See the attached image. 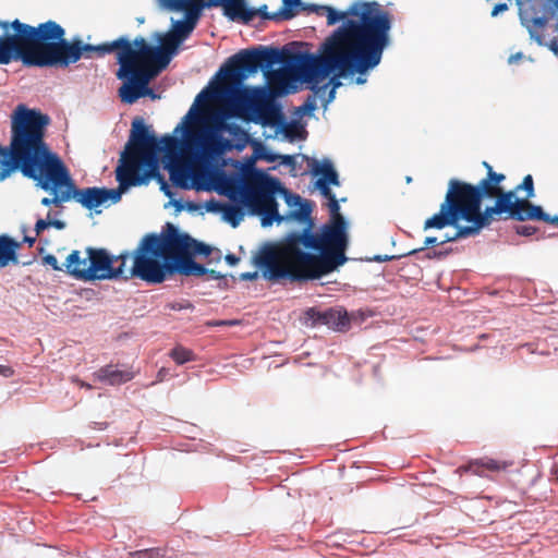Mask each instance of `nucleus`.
<instances>
[{
	"instance_id": "10",
	"label": "nucleus",
	"mask_w": 558,
	"mask_h": 558,
	"mask_svg": "<svg viewBox=\"0 0 558 558\" xmlns=\"http://www.w3.org/2000/svg\"><path fill=\"white\" fill-rule=\"evenodd\" d=\"M183 241L170 235L168 227L166 233L146 234L130 254L133 266L125 269V278L136 277L149 283L163 282L177 272L178 257L174 247H183Z\"/></svg>"
},
{
	"instance_id": "12",
	"label": "nucleus",
	"mask_w": 558,
	"mask_h": 558,
	"mask_svg": "<svg viewBox=\"0 0 558 558\" xmlns=\"http://www.w3.org/2000/svg\"><path fill=\"white\" fill-rule=\"evenodd\" d=\"M286 59L277 48L245 49L232 56L218 74L230 82L227 86H243V82L260 68L269 83L283 85Z\"/></svg>"
},
{
	"instance_id": "18",
	"label": "nucleus",
	"mask_w": 558,
	"mask_h": 558,
	"mask_svg": "<svg viewBox=\"0 0 558 558\" xmlns=\"http://www.w3.org/2000/svg\"><path fill=\"white\" fill-rule=\"evenodd\" d=\"M454 187L456 184L449 182V187L439 211L425 220L424 230H441L448 226L458 227L461 221L474 222L473 217L468 211Z\"/></svg>"
},
{
	"instance_id": "8",
	"label": "nucleus",
	"mask_w": 558,
	"mask_h": 558,
	"mask_svg": "<svg viewBox=\"0 0 558 558\" xmlns=\"http://www.w3.org/2000/svg\"><path fill=\"white\" fill-rule=\"evenodd\" d=\"M172 135H166L158 141L150 134L147 128L141 121L133 122V130L130 141L121 155L118 168H123L125 173L141 185L147 184L151 179H156L160 184V190L171 199V203L178 209L182 208L179 201L174 199L172 187L159 174V155H163L165 141Z\"/></svg>"
},
{
	"instance_id": "50",
	"label": "nucleus",
	"mask_w": 558,
	"mask_h": 558,
	"mask_svg": "<svg viewBox=\"0 0 558 558\" xmlns=\"http://www.w3.org/2000/svg\"><path fill=\"white\" fill-rule=\"evenodd\" d=\"M226 262L228 263L229 266H235L238 263H239V257H236L235 255L233 254H228L226 257H225Z\"/></svg>"
},
{
	"instance_id": "20",
	"label": "nucleus",
	"mask_w": 558,
	"mask_h": 558,
	"mask_svg": "<svg viewBox=\"0 0 558 558\" xmlns=\"http://www.w3.org/2000/svg\"><path fill=\"white\" fill-rule=\"evenodd\" d=\"M515 3L519 9L521 24L529 32L531 39L543 46L544 38L538 31L543 29L548 22L547 16H545V1L515 0Z\"/></svg>"
},
{
	"instance_id": "1",
	"label": "nucleus",
	"mask_w": 558,
	"mask_h": 558,
	"mask_svg": "<svg viewBox=\"0 0 558 558\" xmlns=\"http://www.w3.org/2000/svg\"><path fill=\"white\" fill-rule=\"evenodd\" d=\"M308 10L325 14L328 26L342 24L324 40L317 53L295 52L286 59L284 83L300 82L313 92L299 108L305 116L314 113L317 100L327 109L341 80L365 85L391 45L392 28L390 14L376 1H354L345 11L319 4H312Z\"/></svg>"
},
{
	"instance_id": "23",
	"label": "nucleus",
	"mask_w": 558,
	"mask_h": 558,
	"mask_svg": "<svg viewBox=\"0 0 558 558\" xmlns=\"http://www.w3.org/2000/svg\"><path fill=\"white\" fill-rule=\"evenodd\" d=\"M204 8L221 7L225 16L233 22L250 23L255 16L254 8H248L246 0H202Z\"/></svg>"
},
{
	"instance_id": "42",
	"label": "nucleus",
	"mask_w": 558,
	"mask_h": 558,
	"mask_svg": "<svg viewBox=\"0 0 558 558\" xmlns=\"http://www.w3.org/2000/svg\"><path fill=\"white\" fill-rule=\"evenodd\" d=\"M239 278L242 281H253V280H256L258 278V272L257 271L241 272L239 275Z\"/></svg>"
},
{
	"instance_id": "33",
	"label": "nucleus",
	"mask_w": 558,
	"mask_h": 558,
	"mask_svg": "<svg viewBox=\"0 0 558 558\" xmlns=\"http://www.w3.org/2000/svg\"><path fill=\"white\" fill-rule=\"evenodd\" d=\"M520 190H524L526 192V201H529L530 198L534 197L535 196V193H534V183H533V178L531 174H527L523 178V181L521 184H519L517 187H515V192L517 191H520Z\"/></svg>"
},
{
	"instance_id": "7",
	"label": "nucleus",
	"mask_w": 558,
	"mask_h": 558,
	"mask_svg": "<svg viewBox=\"0 0 558 558\" xmlns=\"http://www.w3.org/2000/svg\"><path fill=\"white\" fill-rule=\"evenodd\" d=\"M141 38L138 36L131 43L128 37L121 36L98 47L100 54L117 53L119 69L116 75L123 82L118 95L126 105L135 104L143 94H147L149 83L167 66L157 54L142 51Z\"/></svg>"
},
{
	"instance_id": "51",
	"label": "nucleus",
	"mask_w": 558,
	"mask_h": 558,
	"mask_svg": "<svg viewBox=\"0 0 558 558\" xmlns=\"http://www.w3.org/2000/svg\"><path fill=\"white\" fill-rule=\"evenodd\" d=\"M12 369L8 366L0 365V375L4 377H9L12 375Z\"/></svg>"
},
{
	"instance_id": "6",
	"label": "nucleus",
	"mask_w": 558,
	"mask_h": 558,
	"mask_svg": "<svg viewBox=\"0 0 558 558\" xmlns=\"http://www.w3.org/2000/svg\"><path fill=\"white\" fill-rule=\"evenodd\" d=\"M248 214L260 217L262 227L292 220L305 221L311 207L301 196L282 187L280 181L256 168L246 172V183L239 202Z\"/></svg>"
},
{
	"instance_id": "60",
	"label": "nucleus",
	"mask_w": 558,
	"mask_h": 558,
	"mask_svg": "<svg viewBox=\"0 0 558 558\" xmlns=\"http://www.w3.org/2000/svg\"><path fill=\"white\" fill-rule=\"evenodd\" d=\"M183 307H184V306H182V305H173V306H172V308H174V310H177V308H178V310H181V308H183Z\"/></svg>"
},
{
	"instance_id": "48",
	"label": "nucleus",
	"mask_w": 558,
	"mask_h": 558,
	"mask_svg": "<svg viewBox=\"0 0 558 558\" xmlns=\"http://www.w3.org/2000/svg\"><path fill=\"white\" fill-rule=\"evenodd\" d=\"M518 233L521 235H531L534 233L533 227L523 226L518 229Z\"/></svg>"
},
{
	"instance_id": "43",
	"label": "nucleus",
	"mask_w": 558,
	"mask_h": 558,
	"mask_svg": "<svg viewBox=\"0 0 558 558\" xmlns=\"http://www.w3.org/2000/svg\"><path fill=\"white\" fill-rule=\"evenodd\" d=\"M508 10V5L506 3H498L496 4L493 10H492V16H497L499 15L500 13L505 12Z\"/></svg>"
},
{
	"instance_id": "58",
	"label": "nucleus",
	"mask_w": 558,
	"mask_h": 558,
	"mask_svg": "<svg viewBox=\"0 0 558 558\" xmlns=\"http://www.w3.org/2000/svg\"><path fill=\"white\" fill-rule=\"evenodd\" d=\"M233 324H234L233 322H226V320H221V322L216 323V325H218V326H222V325H233Z\"/></svg>"
},
{
	"instance_id": "34",
	"label": "nucleus",
	"mask_w": 558,
	"mask_h": 558,
	"mask_svg": "<svg viewBox=\"0 0 558 558\" xmlns=\"http://www.w3.org/2000/svg\"><path fill=\"white\" fill-rule=\"evenodd\" d=\"M170 355L178 364H184L192 359V352L184 348L173 349Z\"/></svg>"
},
{
	"instance_id": "32",
	"label": "nucleus",
	"mask_w": 558,
	"mask_h": 558,
	"mask_svg": "<svg viewBox=\"0 0 558 558\" xmlns=\"http://www.w3.org/2000/svg\"><path fill=\"white\" fill-rule=\"evenodd\" d=\"M301 5V0H282V9L279 12V15H282L287 19H291L292 16H294L293 10Z\"/></svg>"
},
{
	"instance_id": "35",
	"label": "nucleus",
	"mask_w": 558,
	"mask_h": 558,
	"mask_svg": "<svg viewBox=\"0 0 558 558\" xmlns=\"http://www.w3.org/2000/svg\"><path fill=\"white\" fill-rule=\"evenodd\" d=\"M133 558H161L163 557V551L160 548H149L144 550H138L132 554Z\"/></svg>"
},
{
	"instance_id": "16",
	"label": "nucleus",
	"mask_w": 558,
	"mask_h": 558,
	"mask_svg": "<svg viewBox=\"0 0 558 558\" xmlns=\"http://www.w3.org/2000/svg\"><path fill=\"white\" fill-rule=\"evenodd\" d=\"M506 179L502 173L490 171L487 177L480 181L477 185L460 182L458 180H450V183L456 184V191L462 203L471 214L473 219L481 213V202L483 198H495L499 192L500 183Z\"/></svg>"
},
{
	"instance_id": "5",
	"label": "nucleus",
	"mask_w": 558,
	"mask_h": 558,
	"mask_svg": "<svg viewBox=\"0 0 558 558\" xmlns=\"http://www.w3.org/2000/svg\"><path fill=\"white\" fill-rule=\"evenodd\" d=\"M49 117L20 105L11 116V141L3 147L4 156L0 167V181L20 170L26 178L48 175L54 179L63 165L59 156L51 151L44 136Z\"/></svg>"
},
{
	"instance_id": "17",
	"label": "nucleus",
	"mask_w": 558,
	"mask_h": 558,
	"mask_svg": "<svg viewBox=\"0 0 558 558\" xmlns=\"http://www.w3.org/2000/svg\"><path fill=\"white\" fill-rule=\"evenodd\" d=\"M312 174L317 178L316 189L328 199L330 219L328 222L349 223L340 213V204L330 186H340L339 174L335 169L333 162L329 158L314 159L311 162Z\"/></svg>"
},
{
	"instance_id": "52",
	"label": "nucleus",
	"mask_w": 558,
	"mask_h": 558,
	"mask_svg": "<svg viewBox=\"0 0 558 558\" xmlns=\"http://www.w3.org/2000/svg\"><path fill=\"white\" fill-rule=\"evenodd\" d=\"M142 97H149L151 99H157L159 96L148 86V93L143 94Z\"/></svg>"
},
{
	"instance_id": "26",
	"label": "nucleus",
	"mask_w": 558,
	"mask_h": 558,
	"mask_svg": "<svg viewBox=\"0 0 558 558\" xmlns=\"http://www.w3.org/2000/svg\"><path fill=\"white\" fill-rule=\"evenodd\" d=\"M89 248L86 251V256L82 257L80 251H72L65 259L63 266L66 271L77 278L89 280Z\"/></svg>"
},
{
	"instance_id": "36",
	"label": "nucleus",
	"mask_w": 558,
	"mask_h": 558,
	"mask_svg": "<svg viewBox=\"0 0 558 558\" xmlns=\"http://www.w3.org/2000/svg\"><path fill=\"white\" fill-rule=\"evenodd\" d=\"M536 207L541 211L539 215H536L537 217L534 218H529V220H541L554 226H558V216L551 217L550 215L546 214L541 206L536 205Z\"/></svg>"
},
{
	"instance_id": "62",
	"label": "nucleus",
	"mask_w": 558,
	"mask_h": 558,
	"mask_svg": "<svg viewBox=\"0 0 558 558\" xmlns=\"http://www.w3.org/2000/svg\"><path fill=\"white\" fill-rule=\"evenodd\" d=\"M445 234H446V236H452V232L451 233L446 232Z\"/></svg>"
},
{
	"instance_id": "27",
	"label": "nucleus",
	"mask_w": 558,
	"mask_h": 558,
	"mask_svg": "<svg viewBox=\"0 0 558 558\" xmlns=\"http://www.w3.org/2000/svg\"><path fill=\"white\" fill-rule=\"evenodd\" d=\"M98 380L108 385H120L131 380L134 377V372L128 368H119L112 365L100 368L96 373Z\"/></svg>"
},
{
	"instance_id": "57",
	"label": "nucleus",
	"mask_w": 558,
	"mask_h": 558,
	"mask_svg": "<svg viewBox=\"0 0 558 558\" xmlns=\"http://www.w3.org/2000/svg\"><path fill=\"white\" fill-rule=\"evenodd\" d=\"M483 165L487 169V173H490V171H494L493 167L487 161H484Z\"/></svg>"
},
{
	"instance_id": "24",
	"label": "nucleus",
	"mask_w": 558,
	"mask_h": 558,
	"mask_svg": "<svg viewBox=\"0 0 558 558\" xmlns=\"http://www.w3.org/2000/svg\"><path fill=\"white\" fill-rule=\"evenodd\" d=\"M170 235L177 236L178 239H183L184 246L183 247H174V251L178 256H189L190 254L194 255H209L210 247L202 242H198L191 238L189 234L180 233L179 230L173 226L168 223Z\"/></svg>"
},
{
	"instance_id": "15",
	"label": "nucleus",
	"mask_w": 558,
	"mask_h": 558,
	"mask_svg": "<svg viewBox=\"0 0 558 558\" xmlns=\"http://www.w3.org/2000/svg\"><path fill=\"white\" fill-rule=\"evenodd\" d=\"M495 198V205L481 211L474 219L476 225H481V230L492 222L495 215L507 214L512 219L525 221L529 218L537 217L536 215L541 213L536 205L526 199H519L515 191H500Z\"/></svg>"
},
{
	"instance_id": "47",
	"label": "nucleus",
	"mask_w": 558,
	"mask_h": 558,
	"mask_svg": "<svg viewBox=\"0 0 558 558\" xmlns=\"http://www.w3.org/2000/svg\"><path fill=\"white\" fill-rule=\"evenodd\" d=\"M523 53L522 52H517V53H513L511 54L509 58H508V63L509 64H515L518 63L520 60L523 59Z\"/></svg>"
},
{
	"instance_id": "28",
	"label": "nucleus",
	"mask_w": 558,
	"mask_h": 558,
	"mask_svg": "<svg viewBox=\"0 0 558 558\" xmlns=\"http://www.w3.org/2000/svg\"><path fill=\"white\" fill-rule=\"evenodd\" d=\"M317 320L337 331H343L349 327L347 312L341 310H328L318 315Z\"/></svg>"
},
{
	"instance_id": "3",
	"label": "nucleus",
	"mask_w": 558,
	"mask_h": 558,
	"mask_svg": "<svg viewBox=\"0 0 558 558\" xmlns=\"http://www.w3.org/2000/svg\"><path fill=\"white\" fill-rule=\"evenodd\" d=\"M100 45L68 41L64 28L54 21L31 26L19 20L0 22V64L22 61L26 66H68L77 62L84 51L99 53Z\"/></svg>"
},
{
	"instance_id": "53",
	"label": "nucleus",
	"mask_w": 558,
	"mask_h": 558,
	"mask_svg": "<svg viewBox=\"0 0 558 558\" xmlns=\"http://www.w3.org/2000/svg\"><path fill=\"white\" fill-rule=\"evenodd\" d=\"M373 259L376 260V262H387V260L392 259V257L388 256V255H384V256L377 255Z\"/></svg>"
},
{
	"instance_id": "11",
	"label": "nucleus",
	"mask_w": 558,
	"mask_h": 558,
	"mask_svg": "<svg viewBox=\"0 0 558 558\" xmlns=\"http://www.w3.org/2000/svg\"><path fill=\"white\" fill-rule=\"evenodd\" d=\"M160 10L167 12H183V20H174L171 17V28L167 33L155 32L151 39L157 43L151 46L143 37L140 43H143L142 51L145 53L157 54L163 65H168L171 59L178 53L180 45L191 35L194 31L204 4L202 0H155Z\"/></svg>"
},
{
	"instance_id": "54",
	"label": "nucleus",
	"mask_w": 558,
	"mask_h": 558,
	"mask_svg": "<svg viewBox=\"0 0 558 558\" xmlns=\"http://www.w3.org/2000/svg\"><path fill=\"white\" fill-rule=\"evenodd\" d=\"M282 158H283V163H286V165H291V163H293V157H292V156H290V155H286V156H283Z\"/></svg>"
},
{
	"instance_id": "56",
	"label": "nucleus",
	"mask_w": 558,
	"mask_h": 558,
	"mask_svg": "<svg viewBox=\"0 0 558 558\" xmlns=\"http://www.w3.org/2000/svg\"><path fill=\"white\" fill-rule=\"evenodd\" d=\"M167 375V369L166 368H161L158 373V378L159 380H162L165 378V376Z\"/></svg>"
},
{
	"instance_id": "22",
	"label": "nucleus",
	"mask_w": 558,
	"mask_h": 558,
	"mask_svg": "<svg viewBox=\"0 0 558 558\" xmlns=\"http://www.w3.org/2000/svg\"><path fill=\"white\" fill-rule=\"evenodd\" d=\"M208 182L210 190L215 184L216 190L239 203L246 183V172L241 177L239 174L228 175L222 171H208Z\"/></svg>"
},
{
	"instance_id": "37",
	"label": "nucleus",
	"mask_w": 558,
	"mask_h": 558,
	"mask_svg": "<svg viewBox=\"0 0 558 558\" xmlns=\"http://www.w3.org/2000/svg\"><path fill=\"white\" fill-rule=\"evenodd\" d=\"M555 32L557 33L556 36H554L549 43H545L544 41V45L543 46H547L549 48L550 51L554 52L555 56L558 57V21H557V24L555 26Z\"/></svg>"
},
{
	"instance_id": "29",
	"label": "nucleus",
	"mask_w": 558,
	"mask_h": 558,
	"mask_svg": "<svg viewBox=\"0 0 558 558\" xmlns=\"http://www.w3.org/2000/svg\"><path fill=\"white\" fill-rule=\"evenodd\" d=\"M20 244L8 235H0V267L17 263L16 251Z\"/></svg>"
},
{
	"instance_id": "41",
	"label": "nucleus",
	"mask_w": 558,
	"mask_h": 558,
	"mask_svg": "<svg viewBox=\"0 0 558 558\" xmlns=\"http://www.w3.org/2000/svg\"><path fill=\"white\" fill-rule=\"evenodd\" d=\"M255 12H256V15H260L262 17L267 19V20H272V19H276L277 16H279V13L269 14L267 12L266 4L259 7L258 9H255Z\"/></svg>"
},
{
	"instance_id": "40",
	"label": "nucleus",
	"mask_w": 558,
	"mask_h": 558,
	"mask_svg": "<svg viewBox=\"0 0 558 558\" xmlns=\"http://www.w3.org/2000/svg\"><path fill=\"white\" fill-rule=\"evenodd\" d=\"M47 228H49V215L47 216L46 219H38L37 222L35 223L36 236L39 235Z\"/></svg>"
},
{
	"instance_id": "45",
	"label": "nucleus",
	"mask_w": 558,
	"mask_h": 558,
	"mask_svg": "<svg viewBox=\"0 0 558 558\" xmlns=\"http://www.w3.org/2000/svg\"><path fill=\"white\" fill-rule=\"evenodd\" d=\"M441 245V241L437 236H426L424 240V246Z\"/></svg>"
},
{
	"instance_id": "55",
	"label": "nucleus",
	"mask_w": 558,
	"mask_h": 558,
	"mask_svg": "<svg viewBox=\"0 0 558 558\" xmlns=\"http://www.w3.org/2000/svg\"><path fill=\"white\" fill-rule=\"evenodd\" d=\"M36 241V235L31 238V236H24V242L28 243L29 246H32Z\"/></svg>"
},
{
	"instance_id": "9",
	"label": "nucleus",
	"mask_w": 558,
	"mask_h": 558,
	"mask_svg": "<svg viewBox=\"0 0 558 558\" xmlns=\"http://www.w3.org/2000/svg\"><path fill=\"white\" fill-rule=\"evenodd\" d=\"M230 96L233 113L240 116L242 120L268 128L272 132L268 137L287 142H294L299 138L298 124L286 120L280 108L275 105L274 96L267 86H255L254 89H232Z\"/></svg>"
},
{
	"instance_id": "61",
	"label": "nucleus",
	"mask_w": 558,
	"mask_h": 558,
	"mask_svg": "<svg viewBox=\"0 0 558 558\" xmlns=\"http://www.w3.org/2000/svg\"><path fill=\"white\" fill-rule=\"evenodd\" d=\"M405 181H407V183H410L412 181V178L411 177H407Z\"/></svg>"
},
{
	"instance_id": "14",
	"label": "nucleus",
	"mask_w": 558,
	"mask_h": 558,
	"mask_svg": "<svg viewBox=\"0 0 558 558\" xmlns=\"http://www.w3.org/2000/svg\"><path fill=\"white\" fill-rule=\"evenodd\" d=\"M116 179L119 182V186L117 189L85 187L76 190L72 184L71 198L80 203L86 209L95 210L99 214L101 213V207L108 208L111 205L117 204L121 199L122 194L131 186L141 185L128 175L123 168L117 167Z\"/></svg>"
},
{
	"instance_id": "21",
	"label": "nucleus",
	"mask_w": 558,
	"mask_h": 558,
	"mask_svg": "<svg viewBox=\"0 0 558 558\" xmlns=\"http://www.w3.org/2000/svg\"><path fill=\"white\" fill-rule=\"evenodd\" d=\"M32 179L37 182L39 187L53 195L51 198L44 197L40 202L41 205L50 206L53 204L60 206L71 199L72 181L64 165L60 166L59 174L54 179H50L48 175Z\"/></svg>"
},
{
	"instance_id": "2",
	"label": "nucleus",
	"mask_w": 558,
	"mask_h": 558,
	"mask_svg": "<svg viewBox=\"0 0 558 558\" xmlns=\"http://www.w3.org/2000/svg\"><path fill=\"white\" fill-rule=\"evenodd\" d=\"M302 232H291L276 244L264 245L253 257L265 279H318L347 262L349 223L327 222L313 233L311 215Z\"/></svg>"
},
{
	"instance_id": "38",
	"label": "nucleus",
	"mask_w": 558,
	"mask_h": 558,
	"mask_svg": "<svg viewBox=\"0 0 558 558\" xmlns=\"http://www.w3.org/2000/svg\"><path fill=\"white\" fill-rule=\"evenodd\" d=\"M225 133H229L235 137L245 135L241 126L235 123H228Z\"/></svg>"
},
{
	"instance_id": "30",
	"label": "nucleus",
	"mask_w": 558,
	"mask_h": 558,
	"mask_svg": "<svg viewBox=\"0 0 558 558\" xmlns=\"http://www.w3.org/2000/svg\"><path fill=\"white\" fill-rule=\"evenodd\" d=\"M177 271L185 276H205L207 268L194 262L190 256H178Z\"/></svg>"
},
{
	"instance_id": "31",
	"label": "nucleus",
	"mask_w": 558,
	"mask_h": 558,
	"mask_svg": "<svg viewBox=\"0 0 558 558\" xmlns=\"http://www.w3.org/2000/svg\"><path fill=\"white\" fill-rule=\"evenodd\" d=\"M468 226H458L454 227L452 231V236H446V234L439 235V241H441V245L448 242L457 241L461 238H468L476 235L481 231V225H476L475 222H468Z\"/></svg>"
},
{
	"instance_id": "19",
	"label": "nucleus",
	"mask_w": 558,
	"mask_h": 558,
	"mask_svg": "<svg viewBox=\"0 0 558 558\" xmlns=\"http://www.w3.org/2000/svg\"><path fill=\"white\" fill-rule=\"evenodd\" d=\"M130 253L110 255L104 248H89V280H105L118 277L125 278V264Z\"/></svg>"
},
{
	"instance_id": "25",
	"label": "nucleus",
	"mask_w": 558,
	"mask_h": 558,
	"mask_svg": "<svg viewBox=\"0 0 558 558\" xmlns=\"http://www.w3.org/2000/svg\"><path fill=\"white\" fill-rule=\"evenodd\" d=\"M206 209L210 213L221 214L223 221L236 228L244 219L245 213L242 207L232 204L209 201Z\"/></svg>"
},
{
	"instance_id": "39",
	"label": "nucleus",
	"mask_w": 558,
	"mask_h": 558,
	"mask_svg": "<svg viewBox=\"0 0 558 558\" xmlns=\"http://www.w3.org/2000/svg\"><path fill=\"white\" fill-rule=\"evenodd\" d=\"M44 263L54 270H62V267L59 265L57 257L52 254L46 255L44 257Z\"/></svg>"
},
{
	"instance_id": "49",
	"label": "nucleus",
	"mask_w": 558,
	"mask_h": 558,
	"mask_svg": "<svg viewBox=\"0 0 558 558\" xmlns=\"http://www.w3.org/2000/svg\"><path fill=\"white\" fill-rule=\"evenodd\" d=\"M206 275L211 280H218V279H221L223 277L219 271H216L214 269H208V268H207V274Z\"/></svg>"
},
{
	"instance_id": "44",
	"label": "nucleus",
	"mask_w": 558,
	"mask_h": 558,
	"mask_svg": "<svg viewBox=\"0 0 558 558\" xmlns=\"http://www.w3.org/2000/svg\"><path fill=\"white\" fill-rule=\"evenodd\" d=\"M483 465L492 471H498L501 469L500 463L495 460H487V461L483 462Z\"/></svg>"
},
{
	"instance_id": "13",
	"label": "nucleus",
	"mask_w": 558,
	"mask_h": 558,
	"mask_svg": "<svg viewBox=\"0 0 558 558\" xmlns=\"http://www.w3.org/2000/svg\"><path fill=\"white\" fill-rule=\"evenodd\" d=\"M183 136L165 141L162 162L169 171L172 183L183 190L209 191L208 171L197 167H208L215 159H201L193 150L184 147Z\"/></svg>"
},
{
	"instance_id": "59",
	"label": "nucleus",
	"mask_w": 558,
	"mask_h": 558,
	"mask_svg": "<svg viewBox=\"0 0 558 558\" xmlns=\"http://www.w3.org/2000/svg\"><path fill=\"white\" fill-rule=\"evenodd\" d=\"M4 156L3 147L0 146V167H2V158Z\"/></svg>"
},
{
	"instance_id": "4",
	"label": "nucleus",
	"mask_w": 558,
	"mask_h": 558,
	"mask_svg": "<svg viewBox=\"0 0 558 558\" xmlns=\"http://www.w3.org/2000/svg\"><path fill=\"white\" fill-rule=\"evenodd\" d=\"M255 86H223L216 92L203 89L192 107L175 126L174 134L183 136L185 148L201 159H219L231 150L232 143L223 136L229 118H239L230 105V90L254 89Z\"/></svg>"
},
{
	"instance_id": "46",
	"label": "nucleus",
	"mask_w": 558,
	"mask_h": 558,
	"mask_svg": "<svg viewBox=\"0 0 558 558\" xmlns=\"http://www.w3.org/2000/svg\"><path fill=\"white\" fill-rule=\"evenodd\" d=\"M49 227H53V228H56L58 230H63L66 227V225L62 220L50 219L49 218Z\"/></svg>"
}]
</instances>
